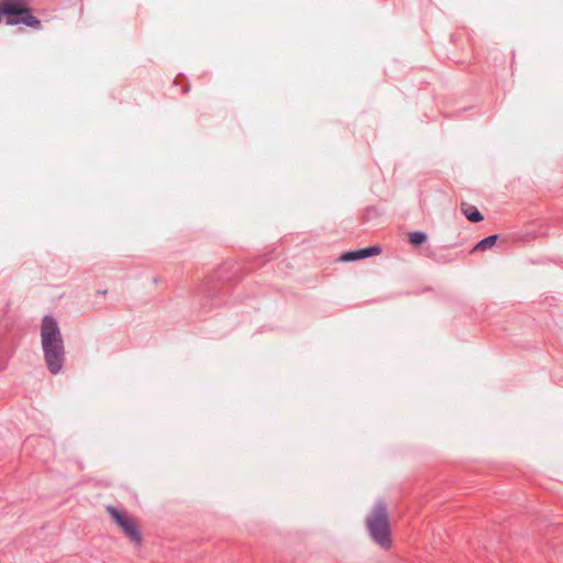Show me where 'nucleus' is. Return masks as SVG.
Segmentation results:
<instances>
[{
	"mask_svg": "<svg viewBox=\"0 0 563 563\" xmlns=\"http://www.w3.org/2000/svg\"><path fill=\"white\" fill-rule=\"evenodd\" d=\"M427 240V235L420 231H415L409 233V242L413 245H420L424 243Z\"/></svg>",
	"mask_w": 563,
	"mask_h": 563,
	"instance_id": "8",
	"label": "nucleus"
},
{
	"mask_svg": "<svg viewBox=\"0 0 563 563\" xmlns=\"http://www.w3.org/2000/svg\"><path fill=\"white\" fill-rule=\"evenodd\" d=\"M496 241H497V235H489V236L483 239L482 241H479L476 244V246L474 247V251H481V252L487 251L495 245Z\"/></svg>",
	"mask_w": 563,
	"mask_h": 563,
	"instance_id": "7",
	"label": "nucleus"
},
{
	"mask_svg": "<svg viewBox=\"0 0 563 563\" xmlns=\"http://www.w3.org/2000/svg\"><path fill=\"white\" fill-rule=\"evenodd\" d=\"M106 512L119 532L134 547L143 542V533L139 520L123 509L112 505L106 506Z\"/></svg>",
	"mask_w": 563,
	"mask_h": 563,
	"instance_id": "2",
	"label": "nucleus"
},
{
	"mask_svg": "<svg viewBox=\"0 0 563 563\" xmlns=\"http://www.w3.org/2000/svg\"><path fill=\"white\" fill-rule=\"evenodd\" d=\"M366 528L372 539L382 548L390 549V526L387 507L384 503H376L366 516Z\"/></svg>",
	"mask_w": 563,
	"mask_h": 563,
	"instance_id": "1",
	"label": "nucleus"
},
{
	"mask_svg": "<svg viewBox=\"0 0 563 563\" xmlns=\"http://www.w3.org/2000/svg\"><path fill=\"white\" fill-rule=\"evenodd\" d=\"M44 358L48 371L57 374L62 371L65 361L64 344L44 347Z\"/></svg>",
	"mask_w": 563,
	"mask_h": 563,
	"instance_id": "4",
	"label": "nucleus"
},
{
	"mask_svg": "<svg viewBox=\"0 0 563 563\" xmlns=\"http://www.w3.org/2000/svg\"><path fill=\"white\" fill-rule=\"evenodd\" d=\"M380 252H382L380 246L374 245V246L361 249V250H357L354 252H346V253L342 254L340 258L343 262H351V261H357V260H362L365 257H369L373 255H378V254H380Z\"/></svg>",
	"mask_w": 563,
	"mask_h": 563,
	"instance_id": "5",
	"label": "nucleus"
},
{
	"mask_svg": "<svg viewBox=\"0 0 563 563\" xmlns=\"http://www.w3.org/2000/svg\"><path fill=\"white\" fill-rule=\"evenodd\" d=\"M42 347L64 344L57 322L52 317H45L41 327Z\"/></svg>",
	"mask_w": 563,
	"mask_h": 563,
	"instance_id": "3",
	"label": "nucleus"
},
{
	"mask_svg": "<svg viewBox=\"0 0 563 563\" xmlns=\"http://www.w3.org/2000/svg\"><path fill=\"white\" fill-rule=\"evenodd\" d=\"M462 211L464 213V216L472 222H479L481 220H483V216L479 213V211L473 207V206H470L467 203H463L462 205Z\"/></svg>",
	"mask_w": 563,
	"mask_h": 563,
	"instance_id": "6",
	"label": "nucleus"
}]
</instances>
